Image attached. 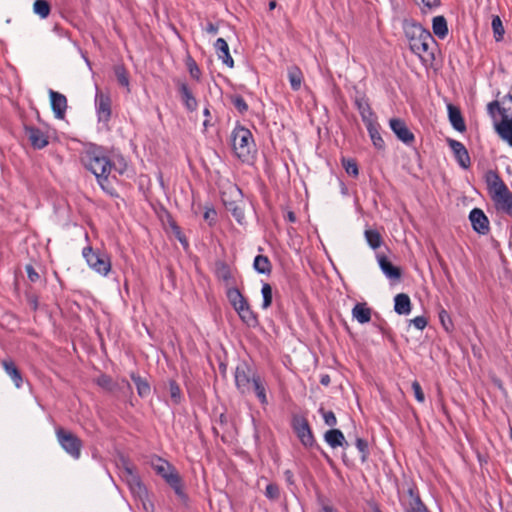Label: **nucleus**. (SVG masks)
<instances>
[{"mask_svg": "<svg viewBox=\"0 0 512 512\" xmlns=\"http://www.w3.org/2000/svg\"><path fill=\"white\" fill-rule=\"evenodd\" d=\"M405 36L408 40L410 50L417 55L423 63H431L434 60L435 41L431 33L420 24L405 21Z\"/></svg>", "mask_w": 512, "mask_h": 512, "instance_id": "nucleus-1", "label": "nucleus"}, {"mask_svg": "<svg viewBox=\"0 0 512 512\" xmlns=\"http://www.w3.org/2000/svg\"><path fill=\"white\" fill-rule=\"evenodd\" d=\"M81 162L87 170L96 176L100 186L105 189L104 183L107 181L112 166L104 150L99 146H88L81 155Z\"/></svg>", "mask_w": 512, "mask_h": 512, "instance_id": "nucleus-2", "label": "nucleus"}, {"mask_svg": "<svg viewBox=\"0 0 512 512\" xmlns=\"http://www.w3.org/2000/svg\"><path fill=\"white\" fill-rule=\"evenodd\" d=\"M508 100L503 99V105L498 101H492L487 105V111L494 120V129L498 136L512 147V114L509 113L510 107L505 104Z\"/></svg>", "mask_w": 512, "mask_h": 512, "instance_id": "nucleus-3", "label": "nucleus"}, {"mask_svg": "<svg viewBox=\"0 0 512 512\" xmlns=\"http://www.w3.org/2000/svg\"><path fill=\"white\" fill-rule=\"evenodd\" d=\"M231 144L235 155L246 161L251 157L254 150L252 133L245 127L238 126L231 133Z\"/></svg>", "mask_w": 512, "mask_h": 512, "instance_id": "nucleus-4", "label": "nucleus"}, {"mask_svg": "<svg viewBox=\"0 0 512 512\" xmlns=\"http://www.w3.org/2000/svg\"><path fill=\"white\" fill-rule=\"evenodd\" d=\"M83 257L91 269L100 275L106 276L111 269L109 257L98 251H94L92 247L87 246L82 251Z\"/></svg>", "mask_w": 512, "mask_h": 512, "instance_id": "nucleus-5", "label": "nucleus"}, {"mask_svg": "<svg viewBox=\"0 0 512 512\" xmlns=\"http://www.w3.org/2000/svg\"><path fill=\"white\" fill-rule=\"evenodd\" d=\"M56 436L59 444L68 454L76 459L80 457L82 442L75 434L63 428H57Z\"/></svg>", "mask_w": 512, "mask_h": 512, "instance_id": "nucleus-6", "label": "nucleus"}, {"mask_svg": "<svg viewBox=\"0 0 512 512\" xmlns=\"http://www.w3.org/2000/svg\"><path fill=\"white\" fill-rule=\"evenodd\" d=\"M234 376L236 386L243 394L252 391V384L258 377L246 363H241L236 367Z\"/></svg>", "mask_w": 512, "mask_h": 512, "instance_id": "nucleus-7", "label": "nucleus"}, {"mask_svg": "<svg viewBox=\"0 0 512 512\" xmlns=\"http://www.w3.org/2000/svg\"><path fill=\"white\" fill-rule=\"evenodd\" d=\"M121 472L123 478L134 493L138 494L140 497L146 494V489L136 473L135 467L125 459L121 460Z\"/></svg>", "mask_w": 512, "mask_h": 512, "instance_id": "nucleus-8", "label": "nucleus"}, {"mask_svg": "<svg viewBox=\"0 0 512 512\" xmlns=\"http://www.w3.org/2000/svg\"><path fill=\"white\" fill-rule=\"evenodd\" d=\"M491 199L498 212L505 213L512 218V192L508 187L496 191L491 195Z\"/></svg>", "mask_w": 512, "mask_h": 512, "instance_id": "nucleus-9", "label": "nucleus"}, {"mask_svg": "<svg viewBox=\"0 0 512 512\" xmlns=\"http://www.w3.org/2000/svg\"><path fill=\"white\" fill-rule=\"evenodd\" d=\"M293 429L304 446H312L314 437L308 421L302 416L293 418Z\"/></svg>", "mask_w": 512, "mask_h": 512, "instance_id": "nucleus-10", "label": "nucleus"}, {"mask_svg": "<svg viewBox=\"0 0 512 512\" xmlns=\"http://www.w3.org/2000/svg\"><path fill=\"white\" fill-rule=\"evenodd\" d=\"M389 126L397 138L405 144H411L414 141V134L409 130L406 123L399 118H392Z\"/></svg>", "mask_w": 512, "mask_h": 512, "instance_id": "nucleus-11", "label": "nucleus"}, {"mask_svg": "<svg viewBox=\"0 0 512 512\" xmlns=\"http://www.w3.org/2000/svg\"><path fill=\"white\" fill-rule=\"evenodd\" d=\"M25 136L35 149H42L48 145V136L40 129L33 126H25Z\"/></svg>", "mask_w": 512, "mask_h": 512, "instance_id": "nucleus-12", "label": "nucleus"}, {"mask_svg": "<svg viewBox=\"0 0 512 512\" xmlns=\"http://www.w3.org/2000/svg\"><path fill=\"white\" fill-rule=\"evenodd\" d=\"M469 219L473 229L479 234H487L489 232V221L484 212L479 208H474L469 215Z\"/></svg>", "mask_w": 512, "mask_h": 512, "instance_id": "nucleus-13", "label": "nucleus"}, {"mask_svg": "<svg viewBox=\"0 0 512 512\" xmlns=\"http://www.w3.org/2000/svg\"><path fill=\"white\" fill-rule=\"evenodd\" d=\"M95 102L99 120L107 121L111 115V99L109 95L97 89Z\"/></svg>", "mask_w": 512, "mask_h": 512, "instance_id": "nucleus-14", "label": "nucleus"}, {"mask_svg": "<svg viewBox=\"0 0 512 512\" xmlns=\"http://www.w3.org/2000/svg\"><path fill=\"white\" fill-rule=\"evenodd\" d=\"M151 466L166 482L169 481L170 477H174L178 474L169 462L159 457L152 458Z\"/></svg>", "mask_w": 512, "mask_h": 512, "instance_id": "nucleus-15", "label": "nucleus"}, {"mask_svg": "<svg viewBox=\"0 0 512 512\" xmlns=\"http://www.w3.org/2000/svg\"><path fill=\"white\" fill-rule=\"evenodd\" d=\"M378 264L385 274V276L391 281H399L401 278V270L399 267L393 265L389 259L383 254H377Z\"/></svg>", "mask_w": 512, "mask_h": 512, "instance_id": "nucleus-16", "label": "nucleus"}, {"mask_svg": "<svg viewBox=\"0 0 512 512\" xmlns=\"http://www.w3.org/2000/svg\"><path fill=\"white\" fill-rule=\"evenodd\" d=\"M50 102L52 110L58 119H63L65 116V112L67 109V99L66 97L56 91H49Z\"/></svg>", "mask_w": 512, "mask_h": 512, "instance_id": "nucleus-17", "label": "nucleus"}, {"mask_svg": "<svg viewBox=\"0 0 512 512\" xmlns=\"http://www.w3.org/2000/svg\"><path fill=\"white\" fill-rule=\"evenodd\" d=\"M449 146L452 149L459 165L462 168L467 169L470 166V157L465 146L461 142L452 139L449 140Z\"/></svg>", "mask_w": 512, "mask_h": 512, "instance_id": "nucleus-18", "label": "nucleus"}, {"mask_svg": "<svg viewBox=\"0 0 512 512\" xmlns=\"http://www.w3.org/2000/svg\"><path fill=\"white\" fill-rule=\"evenodd\" d=\"M406 512H429L418 494L412 488L408 490V499L404 503Z\"/></svg>", "mask_w": 512, "mask_h": 512, "instance_id": "nucleus-19", "label": "nucleus"}, {"mask_svg": "<svg viewBox=\"0 0 512 512\" xmlns=\"http://www.w3.org/2000/svg\"><path fill=\"white\" fill-rule=\"evenodd\" d=\"M214 46L217 51L218 58L221 59L226 66L232 68L234 66V61L230 55L229 46L226 40L218 38Z\"/></svg>", "mask_w": 512, "mask_h": 512, "instance_id": "nucleus-20", "label": "nucleus"}, {"mask_svg": "<svg viewBox=\"0 0 512 512\" xmlns=\"http://www.w3.org/2000/svg\"><path fill=\"white\" fill-rule=\"evenodd\" d=\"M485 180L490 192V195L496 193L507 187L504 181L500 178L495 170H488L485 174Z\"/></svg>", "mask_w": 512, "mask_h": 512, "instance_id": "nucleus-21", "label": "nucleus"}, {"mask_svg": "<svg viewBox=\"0 0 512 512\" xmlns=\"http://www.w3.org/2000/svg\"><path fill=\"white\" fill-rule=\"evenodd\" d=\"M237 311L238 315L249 326H255L257 323V318L255 314L252 312L248 302L246 299L242 301L240 304L234 307Z\"/></svg>", "mask_w": 512, "mask_h": 512, "instance_id": "nucleus-22", "label": "nucleus"}, {"mask_svg": "<svg viewBox=\"0 0 512 512\" xmlns=\"http://www.w3.org/2000/svg\"><path fill=\"white\" fill-rule=\"evenodd\" d=\"M216 277L228 287L234 284V278L230 267L222 261L215 263Z\"/></svg>", "mask_w": 512, "mask_h": 512, "instance_id": "nucleus-23", "label": "nucleus"}, {"mask_svg": "<svg viewBox=\"0 0 512 512\" xmlns=\"http://www.w3.org/2000/svg\"><path fill=\"white\" fill-rule=\"evenodd\" d=\"M447 108L451 125L455 130L463 132L466 129V126L460 110L451 104H449Z\"/></svg>", "mask_w": 512, "mask_h": 512, "instance_id": "nucleus-24", "label": "nucleus"}, {"mask_svg": "<svg viewBox=\"0 0 512 512\" xmlns=\"http://www.w3.org/2000/svg\"><path fill=\"white\" fill-rule=\"evenodd\" d=\"M324 439L332 448L342 447L347 444L343 433L338 429L328 430L324 435Z\"/></svg>", "mask_w": 512, "mask_h": 512, "instance_id": "nucleus-25", "label": "nucleus"}, {"mask_svg": "<svg viewBox=\"0 0 512 512\" xmlns=\"http://www.w3.org/2000/svg\"><path fill=\"white\" fill-rule=\"evenodd\" d=\"M394 309L400 315H408L411 311V301L407 294L400 293L395 296Z\"/></svg>", "mask_w": 512, "mask_h": 512, "instance_id": "nucleus-26", "label": "nucleus"}, {"mask_svg": "<svg viewBox=\"0 0 512 512\" xmlns=\"http://www.w3.org/2000/svg\"><path fill=\"white\" fill-rule=\"evenodd\" d=\"M356 104L365 126L369 125V123H375L377 121L374 112L365 100H357Z\"/></svg>", "mask_w": 512, "mask_h": 512, "instance_id": "nucleus-27", "label": "nucleus"}, {"mask_svg": "<svg viewBox=\"0 0 512 512\" xmlns=\"http://www.w3.org/2000/svg\"><path fill=\"white\" fill-rule=\"evenodd\" d=\"M352 316L361 324L367 323L371 319V309L366 303H357L352 309Z\"/></svg>", "mask_w": 512, "mask_h": 512, "instance_id": "nucleus-28", "label": "nucleus"}, {"mask_svg": "<svg viewBox=\"0 0 512 512\" xmlns=\"http://www.w3.org/2000/svg\"><path fill=\"white\" fill-rule=\"evenodd\" d=\"M366 128L368 130L369 136H370L371 141H372L373 145L375 146V148H377L379 150L384 149L385 142L380 135V132H379L380 127H379V124L377 123V121L375 123H369V125H366Z\"/></svg>", "mask_w": 512, "mask_h": 512, "instance_id": "nucleus-29", "label": "nucleus"}, {"mask_svg": "<svg viewBox=\"0 0 512 512\" xmlns=\"http://www.w3.org/2000/svg\"><path fill=\"white\" fill-rule=\"evenodd\" d=\"M2 366L5 372L10 376L17 388L21 387L22 377L15 364L10 360H3Z\"/></svg>", "mask_w": 512, "mask_h": 512, "instance_id": "nucleus-30", "label": "nucleus"}, {"mask_svg": "<svg viewBox=\"0 0 512 512\" xmlns=\"http://www.w3.org/2000/svg\"><path fill=\"white\" fill-rule=\"evenodd\" d=\"M433 33L440 39H444L448 34L447 21L443 16H436L432 22Z\"/></svg>", "mask_w": 512, "mask_h": 512, "instance_id": "nucleus-31", "label": "nucleus"}, {"mask_svg": "<svg viewBox=\"0 0 512 512\" xmlns=\"http://www.w3.org/2000/svg\"><path fill=\"white\" fill-rule=\"evenodd\" d=\"M179 90H180L181 98H182L186 108L190 111L195 110L197 107V101L194 98V96L192 95L188 86L185 83H181Z\"/></svg>", "mask_w": 512, "mask_h": 512, "instance_id": "nucleus-32", "label": "nucleus"}, {"mask_svg": "<svg viewBox=\"0 0 512 512\" xmlns=\"http://www.w3.org/2000/svg\"><path fill=\"white\" fill-rule=\"evenodd\" d=\"M288 79L293 90L297 91L301 88L303 74L298 67L293 66L288 69Z\"/></svg>", "mask_w": 512, "mask_h": 512, "instance_id": "nucleus-33", "label": "nucleus"}, {"mask_svg": "<svg viewBox=\"0 0 512 512\" xmlns=\"http://www.w3.org/2000/svg\"><path fill=\"white\" fill-rule=\"evenodd\" d=\"M253 267L258 273L261 274H270L272 268L268 257L263 255H258L255 257Z\"/></svg>", "mask_w": 512, "mask_h": 512, "instance_id": "nucleus-34", "label": "nucleus"}, {"mask_svg": "<svg viewBox=\"0 0 512 512\" xmlns=\"http://www.w3.org/2000/svg\"><path fill=\"white\" fill-rule=\"evenodd\" d=\"M365 239L368 243V245L372 249H377L382 244V237L380 233L377 230L374 229H366L364 232Z\"/></svg>", "mask_w": 512, "mask_h": 512, "instance_id": "nucleus-35", "label": "nucleus"}, {"mask_svg": "<svg viewBox=\"0 0 512 512\" xmlns=\"http://www.w3.org/2000/svg\"><path fill=\"white\" fill-rule=\"evenodd\" d=\"M252 390L255 392V394L258 397L261 404L266 405L268 403L267 396H266V388H265L263 381L261 380V378L259 376L253 382Z\"/></svg>", "mask_w": 512, "mask_h": 512, "instance_id": "nucleus-36", "label": "nucleus"}, {"mask_svg": "<svg viewBox=\"0 0 512 512\" xmlns=\"http://www.w3.org/2000/svg\"><path fill=\"white\" fill-rule=\"evenodd\" d=\"M33 11L41 18H47L50 14V5L46 0H36L33 4Z\"/></svg>", "mask_w": 512, "mask_h": 512, "instance_id": "nucleus-37", "label": "nucleus"}, {"mask_svg": "<svg viewBox=\"0 0 512 512\" xmlns=\"http://www.w3.org/2000/svg\"><path fill=\"white\" fill-rule=\"evenodd\" d=\"M132 380H133L134 384L136 385L138 394L141 397H145L150 393V386L146 380H144L140 376H136V375H132Z\"/></svg>", "mask_w": 512, "mask_h": 512, "instance_id": "nucleus-38", "label": "nucleus"}, {"mask_svg": "<svg viewBox=\"0 0 512 512\" xmlns=\"http://www.w3.org/2000/svg\"><path fill=\"white\" fill-rule=\"evenodd\" d=\"M175 491L176 495L184 501L186 499V495L183 490V485L181 483V479L179 475L177 474L174 477H170L169 481L167 482Z\"/></svg>", "mask_w": 512, "mask_h": 512, "instance_id": "nucleus-39", "label": "nucleus"}, {"mask_svg": "<svg viewBox=\"0 0 512 512\" xmlns=\"http://www.w3.org/2000/svg\"><path fill=\"white\" fill-rule=\"evenodd\" d=\"M492 30L496 41H501L504 35V27L499 16H493L492 18Z\"/></svg>", "mask_w": 512, "mask_h": 512, "instance_id": "nucleus-40", "label": "nucleus"}, {"mask_svg": "<svg viewBox=\"0 0 512 512\" xmlns=\"http://www.w3.org/2000/svg\"><path fill=\"white\" fill-rule=\"evenodd\" d=\"M228 287L229 288L227 291V297L233 307L237 306L238 304H240L242 301L245 300V298L243 297V295L240 293V291L237 288H234L231 286H228Z\"/></svg>", "mask_w": 512, "mask_h": 512, "instance_id": "nucleus-41", "label": "nucleus"}, {"mask_svg": "<svg viewBox=\"0 0 512 512\" xmlns=\"http://www.w3.org/2000/svg\"><path fill=\"white\" fill-rule=\"evenodd\" d=\"M261 293L263 296L262 308L267 309L272 303V287L270 286V284H263Z\"/></svg>", "mask_w": 512, "mask_h": 512, "instance_id": "nucleus-42", "label": "nucleus"}, {"mask_svg": "<svg viewBox=\"0 0 512 512\" xmlns=\"http://www.w3.org/2000/svg\"><path fill=\"white\" fill-rule=\"evenodd\" d=\"M227 210L231 211L235 219L241 223L244 218L243 210L235 202H227L224 200Z\"/></svg>", "mask_w": 512, "mask_h": 512, "instance_id": "nucleus-43", "label": "nucleus"}, {"mask_svg": "<svg viewBox=\"0 0 512 512\" xmlns=\"http://www.w3.org/2000/svg\"><path fill=\"white\" fill-rule=\"evenodd\" d=\"M115 75L117 78V81L120 85L128 87L129 86V78L126 69L123 66H116L115 67Z\"/></svg>", "mask_w": 512, "mask_h": 512, "instance_id": "nucleus-44", "label": "nucleus"}, {"mask_svg": "<svg viewBox=\"0 0 512 512\" xmlns=\"http://www.w3.org/2000/svg\"><path fill=\"white\" fill-rule=\"evenodd\" d=\"M96 383L103 389L107 391H113L116 387V384L113 382V380L107 376V375H100L96 379Z\"/></svg>", "mask_w": 512, "mask_h": 512, "instance_id": "nucleus-45", "label": "nucleus"}, {"mask_svg": "<svg viewBox=\"0 0 512 512\" xmlns=\"http://www.w3.org/2000/svg\"><path fill=\"white\" fill-rule=\"evenodd\" d=\"M342 164H343V167H344L345 171L349 175H351L353 177H357L358 176L359 171H358V166H357L355 161L350 160V159H343Z\"/></svg>", "mask_w": 512, "mask_h": 512, "instance_id": "nucleus-46", "label": "nucleus"}, {"mask_svg": "<svg viewBox=\"0 0 512 512\" xmlns=\"http://www.w3.org/2000/svg\"><path fill=\"white\" fill-rule=\"evenodd\" d=\"M169 393L172 401L178 404L181 399V390L179 386L173 381L169 383Z\"/></svg>", "mask_w": 512, "mask_h": 512, "instance_id": "nucleus-47", "label": "nucleus"}, {"mask_svg": "<svg viewBox=\"0 0 512 512\" xmlns=\"http://www.w3.org/2000/svg\"><path fill=\"white\" fill-rule=\"evenodd\" d=\"M439 320H440L443 328L446 331H451L452 330L453 325H452L451 318H450L449 314L444 309H442L439 312Z\"/></svg>", "mask_w": 512, "mask_h": 512, "instance_id": "nucleus-48", "label": "nucleus"}, {"mask_svg": "<svg viewBox=\"0 0 512 512\" xmlns=\"http://www.w3.org/2000/svg\"><path fill=\"white\" fill-rule=\"evenodd\" d=\"M319 412L322 414L326 425L335 426L337 424L336 416L332 411H325L323 408H321Z\"/></svg>", "mask_w": 512, "mask_h": 512, "instance_id": "nucleus-49", "label": "nucleus"}, {"mask_svg": "<svg viewBox=\"0 0 512 512\" xmlns=\"http://www.w3.org/2000/svg\"><path fill=\"white\" fill-rule=\"evenodd\" d=\"M231 102L240 113H244L248 109V105L241 96H233Z\"/></svg>", "mask_w": 512, "mask_h": 512, "instance_id": "nucleus-50", "label": "nucleus"}, {"mask_svg": "<svg viewBox=\"0 0 512 512\" xmlns=\"http://www.w3.org/2000/svg\"><path fill=\"white\" fill-rule=\"evenodd\" d=\"M356 447L361 453L362 461H365L368 455V443L362 438L356 439Z\"/></svg>", "mask_w": 512, "mask_h": 512, "instance_id": "nucleus-51", "label": "nucleus"}, {"mask_svg": "<svg viewBox=\"0 0 512 512\" xmlns=\"http://www.w3.org/2000/svg\"><path fill=\"white\" fill-rule=\"evenodd\" d=\"M411 387L414 392V396H415L416 400L420 403H423L425 401V395H424V392H423L419 382L414 381L412 383Z\"/></svg>", "mask_w": 512, "mask_h": 512, "instance_id": "nucleus-52", "label": "nucleus"}, {"mask_svg": "<svg viewBox=\"0 0 512 512\" xmlns=\"http://www.w3.org/2000/svg\"><path fill=\"white\" fill-rule=\"evenodd\" d=\"M112 169L117 171L119 174H123L127 168V162L123 157L117 158L113 163H111Z\"/></svg>", "mask_w": 512, "mask_h": 512, "instance_id": "nucleus-53", "label": "nucleus"}, {"mask_svg": "<svg viewBox=\"0 0 512 512\" xmlns=\"http://www.w3.org/2000/svg\"><path fill=\"white\" fill-rule=\"evenodd\" d=\"M187 67H188L191 77L198 80L200 78L201 73H200V69L198 68L196 62L192 59H189L187 62Z\"/></svg>", "mask_w": 512, "mask_h": 512, "instance_id": "nucleus-54", "label": "nucleus"}, {"mask_svg": "<svg viewBox=\"0 0 512 512\" xmlns=\"http://www.w3.org/2000/svg\"><path fill=\"white\" fill-rule=\"evenodd\" d=\"M279 488L275 484H268L266 487L265 495L269 499L276 500L279 497Z\"/></svg>", "mask_w": 512, "mask_h": 512, "instance_id": "nucleus-55", "label": "nucleus"}, {"mask_svg": "<svg viewBox=\"0 0 512 512\" xmlns=\"http://www.w3.org/2000/svg\"><path fill=\"white\" fill-rule=\"evenodd\" d=\"M410 323L413 324L417 329L423 330L427 326V319L423 316H417L410 320Z\"/></svg>", "mask_w": 512, "mask_h": 512, "instance_id": "nucleus-56", "label": "nucleus"}, {"mask_svg": "<svg viewBox=\"0 0 512 512\" xmlns=\"http://www.w3.org/2000/svg\"><path fill=\"white\" fill-rule=\"evenodd\" d=\"M26 272H27V276L31 282H36L40 279L39 274L35 271V269L31 265L26 266Z\"/></svg>", "mask_w": 512, "mask_h": 512, "instance_id": "nucleus-57", "label": "nucleus"}, {"mask_svg": "<svg viewBox=\"0 0 512 512\" xmlns=\"http://www.w3.org/2000/svg\"><path fill=\"white\" fill-rule=\"evenodd\" d=\"M205 31L209 34H216L218 32V26L209 22L205 27Z\"/></svg>", "mask_w": 512, "mask_h": 512, "instance_id": "nucleus-58", "label": "nucleus"}, {"mask_svg": "<svg viewBox=\"0 0 512 512\" xmlns=\"http://www.w3.org/2000/svg\"><path fill=\"white\" fill-rule=\"evenodd\" d=\"M216 216V211L214 209H207L204 213V218L206 220H214Z\"/></svg>", "mask_w": 512, "mask_h": 512, "instance_id": "nucleus-59", "label": "nucleus"}, {"mask_svg": "<svg viewBox=\"0 0 512 512\" xmlns=\"http://www.w3.org/2000/svg\"><path fill=\"white\" fill-rule=\"evenodd\" d=\"M321 384L327 386L330 383V377L328 375H323L320 380Z\"/></svg>", "mask_w": 512, "mask_h": 512, "instance_id": "nucleus-60", "label": "nucleus"}, {"mask_svg": "<svg viewBox=\"0 0 512 512\" xmlns=\"http://www.w3.org/2000/svg\"><path fill=\"white\" fill-rule=\"evenodd\" d=\"M287 218H288V220H289L290 222H295V221H296V216H295V214H294L293 212H289V213L287 214Z\"/></svg>", "mask_w": 512, "mask_h": 512, "instance_id": "nucleus-61", "label": "nucleus"}, {"mask_svg": "<svg viewBox=\"0 0 512 512\" xmlns=\"http://www.w3.org/2000/svg\"><path fill=\"white\" fill-rule=\"evenodd\" d=\"M322 512H336V511L330 506H324L322 508Z\"/></svg>", "mask_w": 512, "mask_h": 512, "instance_id": "nucleus-62", "label": "nucleus"}, {"mask_svg": "<svg viewBox=\"0 0 512 512\" xmlns=\"http://www.w3.org/2000/svg\"><path fill=\"white\" fill-rule=\"evenodd\" d=\"M275 7H276V1H275V0L270 1V3H269V8H270V9H274Z\"/></svg>", "mask_w": 512, "mask_h": 512, "instance_id": "nucleus-63", "label": "nucleus"}, {"mask_svg": "<svg viewBox=\"0 0 512 512\" xmlns=\"http://www.w3.org/2000/svg\"><path fill=\"white\" fill-rule=\"evenodd\" d=\"M506 100H509V102L512 104V94H508L505 96Z\"/></svg>", "mask_w": 512, "mask_h": 512, "instance_id": "nucleus-64", "label": "nucleus"}]
</instances>
